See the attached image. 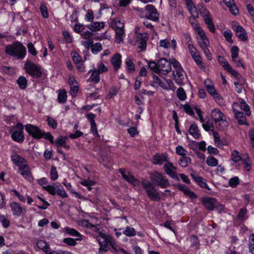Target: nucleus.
Returning <instances> with one entry per match:
<instances>
[{"mask_svg":"<svg viewBox=\"0 0 254 254\" xmlns=\"http://www.w3.org/2000/svg\"><path fill=\"white\" fill-rule=\"evenodd\" d=\"M105 24L103 22H95L93 24L87 25V27L92 31H99L104 28Z\"/></svg>","mask_w":254,"mask_h":254,"instance_id":"27","label":"nucleus"},{"mask_svg":"<svg viewBox=\"0 0 254 254\" xmlns=\"http://www.w3.org/2000/svg\"><path fill=\"white\" fill-rule=\"evenodd\" d=\"M138 39L139 45L138 47L141 49V51H144L146 47V41L147 40V37L142 33H139L137 36Z\"/></svg>","mask_w":254,"mask_h":254,"instance_id":"20","label":"nucleus"},{"mask_svg":"<svg viewBox=\"0 0 254 254\" xmlns=\"http://www.w3.org/2000/svg\"><path fill=\"white\" fill-rule=\"evenodd\" d=\"M239 179L238 177L231 178L229 181V185L232 188H235L239 184Z\"/></svg>","mask_w":254,"mask_h":254,"instance_id":"56","label":"nucleus"},{"mask_svg":"<svg viewBox=\"0 0 254 254\" xmlns=\"http://www.w3.org/2000/svg\"><path fill=\"white\" fill-rule=\"evenodd\" d=\"M58 183H54L52 185L43 186V189L48 191L50 194L54 195L56 193Z\"/></svg>","mask_w":254,"mask_h":254,"instance_id":"28","label":"nucleus"},{"mask_svg":"<svg viewBox=\"0 0 254 254\" xmlns=\"http://www.w3.org/2000/svg\"><path fill=\"white\" fill-rule=\"evenodd\" d=\"M24 69L26 72L30 74L33 78H39L42 75V71L41 67L37 64H34L32 62L28 60L26 62Z\"/></svg>","mask_w":254,"mask_h":254,"instance_id":"3","label":"nucleus"},{"mask_svg":"<svg viewBox=\"0 0 254 254\" xmlns=\"http://www.w3.org/2000/svg\"><path fill=\"white\" fill-rule=\"evenodd\" d=\"M100 73H99L95 70L93 71L91 74L89 80L94 81L96 83H98L100 81Z\"/></svg>","mask_w":254,"mask_h":254,"instance_id":"48","label":"nucleus"},{"mask_svg":"<svg viewBox=\"0 0 254 254\" xmlns=\"http://www.w3.org/2000/svg\"><path fill=\"white\" fill-rule=\"evenodd\" d=\"M202 127L205 131H214V126L213 123L209 121L206 122V123L204 122L202 123Z\"/></svg>","mask_w":254,"mask_h":254,"instance_id":"50","label":"nucleus"},{"mask_svg":"<svg viewBox=\"0 0 254 254\" xmlns=\"http://www.w3.org/2000/svg\"><path fill=\"white\" fill-rule=\"evenodd\" d=\"M56 193L62 197L66 198L68 197V195L64 188L59 183H58L57 185Z\"/></svg>","mask_w":254,"mask_h":254,"instance_id":"36","label":"nucleus"},{"mask_svg":"<svg viewBox=\"0 0 254 254\" xmlns=\"http://www.w3.org/2000/svg\"><path fill=\"white\" fill-rule=\"evenodd\" d=\"M81 44L87 50H89L90 48H92L93 41L92 39H88L87 41H82Z\"/></svg>","mask_w":254,"mask_h":254,"instance_id":"62","label":"nucleus"},{"mask_svg":"<svg viewBox=\"0 0 254 254\" xmlns=\"http://www.w3.org/2000/svg\"><path fill=\"white\" fill-rule=\"evenodd\" d=\"M11 159L12 161L18 167L21 166V164H24V163L26 162V160L22 157L19 155L17 154L15 152H13L11 156Z\"/></svg>","mask_w":254,"mask_h":254,"instance_id":"17","label":"nucleus"},{"mask_svg":"<svg viewBox=\"0 0 254 254\" xmlns=\"http://www.w3.org/2000/svg\"><path fill=\"white\" fill-rule=\"evenodd\" d=\"M211 115L215 123H217L219 120L224 118L223 113L220 110L217 109H214L212 110Z\"/></svg>","mask_w":254,"mask_h":254,"instance_id":"22","label":"nucleus"},{"mask_svg":"<svg viewBox=\"0 0 254 254\" xmlns=\"http://www.w3.org/2000/svg\"><path fill=\"white\" fill-rule=\"evenodd\" d=\"M81 238H77L74 239L71 238H64L63 240V242L69 246H73L76 245V241H81Z\"/></svg>","mask_w":254,"mask_h":254,"instance_id":"41","label":"nucleus"},{"mask_svg":"<svg viewBox=\"0 0 254 254\" xmlns=\"http://www.w3.org/2000/svg\"><path fill=\"white\" fill-rule=\"evenodd\" d=\"M240 108L246 112L247 116H250L251 112L250 107L244 100H240Z\"/></svg>","mask_w":254,"mask_h":254,"instance_id":"35","label":"nucleus"},{"mask_svg":"<svg viewBox=\"0 0 254 254\" xmlns=\"http://www.w3.org/2000/svg\"><path fill=\"white\" fill-rule=\"evenodd\" d=\"M201 202L204 207L209 210H213L214 208H217V201L214 198L208 196L203 197L201 198ZM217 208L219 211H221L223 209V207L222 205H220Z\"/></svg>","mask_w":254,"mask_h":254,"instance_id":"5","label":"nucleus"},{"mask_svg":"<svg viewBox=\"0 0 254 254\" xmlns=\"http://www.w3.org/2000/svg\"><path fill=\"white\" fill-rule=\"evenodd\" d=\"M150 179L155 185L160 187L161 188H166L169 186L168 180L160 173L156 172L152 174Z\"/></svg>","mask_w":254,"mask_h":254,"instance_id":"4","label":"nucleus"},{"mask_svg":"<svg viewBox=\"0 0 254 254\" xmlns=\"http://www.w3.org/2000/svg\"><path fill=\"white\" fill-rule=\"evenodd\" d=\"M66 139L67 137L66 136H59L55 140V144L59 148L65 144Z\"/></svg>","mask_w":254,"mask_h":254,"instance_id":"39","label":"nucleus"},{"mask_svg":"<svg viewBox=\"0 0 254 254\" xmlns=\"http://www.w3.org/2000/svg\"><path fill=\"white\" fill-rule=\"evenodd\" d=\"M37 246L39 249L42 250L46 254H52L51 252L48 253L50 249L49 246L45 241H39L37 243Z\"/></svg>","mask_w":254,"mask_h":254,"instance_id":"25","label":"nucleus"},{"mask_svg":"<svg viewBox=\"0 0 254 254\" xmlns=\"http://www.w3.org/2000/svg\"><path fill=\"white\" fill-rule=\"evenodd\" d=\"M177 95L178 98L182 101L185 100L187 97L186 92L182 87H179L177 89Z\"/></svg>","mask_w":254,"mask_h":254,"instance_id":"43","label":"nucleus"},{"mask_svg":"<svg viewBox=\"0 0 254 254\" xmlns=\"http://www.w3.org/2000/svg\"><path fill=\"white\" fill-rule=\"evenodd\" d=\"M50 177L52 181H55L58 178V172L55 166H52L51 167V170L50 172Z\"/></svg>","mask_w":254,"mask_h":254,"instance_id":"53","label":"nucleus"},{"mask_svg":"<svg viewBox=\"0 0 254 254\" xmlns=\"http://www.w3.org/2000/svg\"><path fill=\"white\" fill-rule=\"evenodd\" d=\"M206 164L209 166L216 167L218 165V161L213 156L209 155L207 158Z\"/></svg>","mask_w":254,"mask_h":254,"instance_id":"33","label":"nucleus"},{"mask_svg":"<svg viewBox=\"0 0 254 254\" xmlns=\"http://www.w3.org/2000/svg\"><path fill=\"white\" fill-rule=\"evenodd\" d=\"M148 196L154 201H158L160 200V196L155 188H152L146 191Z\"/></svg>","mask_w":254,"mask_h":254,"instance_id":"18","label":"nucleus"},{"mask_svg":"<svg viewBox=\"0 0 254 254\" xmlns=\"http://www.w3.org/2000/svg\"><path fill=\"white\" fill-rule=\"evenodd\" d=\"M72 60L73 62L76 64H80L81 61V57L76 52H73L72 53Z\"/></svg>","mask_w":254,"mask_h":254,"instance_id":"64","label":"nucleus"},{"mask_svg":"<svg viewBox=\"0 0 254 254\" xmlns=\"http://www.w3.org/2000/svg\"><path fill=\"white\" fill-rule=\"evenodd\" d=\"M190 242L191 243V247L194 249H197L199 246V240L198 238L195 236H192L190 238Z\"/></svg>","mask_w":254,"mask_h":254,"instance_id":"49","label":"nucleus"},{"mask_svg":"<svg viewBox=\"0 0 254 254\" xmlns=\"http://www.w3.org/2000/svg\"><path fill=\"white\" fill-rule=\"evenodd\" d=\"M102 50V46L100 43H96L92 46L91 51L93 54H97Z\"/></svg>","mask_w":254,"mask_h":254,"instance_id":"46","label":"nucleus"},{"mask_svg":"<svg viewBox=\"0 0 254 254\" xmlns=\"http://www.w3.org/2000/svg\"><path fill=\"white\" fill-rule=\"evenodd\" d=\"M196 29L198 34L200 37V39H198V40L205 41V40H208L207 38V36L205 32L203 31V30L200 27L196 26Z\"/></svg>","mask_w":254,"mask_h":254,"instance_id":"47","label":"nucleus"},{"mask_svg":"<svg viewBox=\"0 0 254 254\" xmlns=\"http://www.w3.org/2000/svg\"><path fill=\"white\" fill-rule=\"evenodd\" d=\"M111 63L115 70L116 71L118 70L120 68L121 64V55L119 54L114 55L111 59Z\"/></svg>","mask_w":254,"mask_h":254,"instance_id":"21","label":"nucleus"},{"mask_svg":"<svg viewBox=\"0 0 254 254\" xmlns=\"http://www.w3.org/2000/svg\"><path fill=\"white\" fill-rule=\"evenodd\" d=\"M149 68L156 73H159L158 63H156L153 61L148 62Z\"/></svg>","mask_w":254,"mask_h":254,"instance_id":"44","label":"nucleus"},{"mask_svg":"<svg viewBox=\"0 0 254 254\" xmlns=\"http://www.w3.org/2000/svg\"><path fill=\"white\" fill-rule=\"evenodd\" d=\"M145 10L146 11L145 17L154 21L159 19V13L155 6L152 4H147L145 6Z\"/></svg>","mask_w":254,"mask_h":254,"instance_id":"6","label":"nucleus"},{"mask_svg":"<svg viewBox=\"0 0 254 254\" xmlns=\"http://www.w3.org/2000/svg\"><path fill=\"white\" fill-rule=\"evenodd\" d=\"M167 161V155L166 154H156L153 159V163L154 164H162L163 162Z\"/></svg>","mask_w":254,"mask_h":254,"instance_id":"24","label":"nucleus"},{"mask_svg":"<svg viewBox=\"0 0 254 254\" xmlns=\"http://www.w3.org/2000/svg\"><path fill=\"white\" fill-rule=\"evenodd\" d=\"M95 70L100 74L107 71L108 68L103 63H100L98 64V68L95 69Z\"/></svg>","mask_w":254,"mask_h":254,"instance_id":"57","label":"nucleus"},{"mask_svg":"<svg viewBox=\"0 0 254 254\" xmlns=\"http://www.w3.org/2000/svg\"><path fill=\"white\" fill-rule=\"evenodd\" d=\"M47 122L48 125L50 126L53 128L55 129L57 127V122L53 119V118H51L49 117H47Z\"/></svg>","mask_w":254,"mask_h":254,"instance_id":"60","label":"nucleus"},{"mask_svg":"<svg viewBox=\"0 0 254 254\" xmlns=\"http://www.w3.org/2000/svg\"><path fill=\"white\" fill-rule=\"evenodd\" d=\"M164 169L165 173L172 178L179 180L177 173L175 171L176 168L172 163H168L167 164H165L164 166Z\"/></svg>","mask_w":254,"mask_h":254,"instance_id":"14","label":"nucleus"},{"mask_svg":"<svg viewBox=\"0 0 254 254\" xmlns=\"http://www.w3.org/2000/svg\"><path fill=\"white\" fill-rule=\"evenodd\" d=\"M159 73H162L165 75L172 70L171 63L165 58L160 59L158 61Z\"/></svg>","mask_w":254,"mask_h":254,"instance_id":"7","label":"nucleus"},{"mask_svg":"<svg viewBox=\"0 0 254 254\" xmlns=\"http://www.w3.org/2000/svg\"><path fill=\"white\" fill-rule=\"evenodd\" d=\"M184 74L185 71L183 69L175 70L173 71L175 82L178 85H182L184 83Z\"/></svg>","mask_w":254,"mask_h":254,"instance_id":"15","label":"nucleus"},{"mask_svg":"<svg viewBox=\"0 0 254 254\" xmlns=\"http://www.w3.org/2000/svg\"><path fill=\"white\" fill-rule=\"evenodd\" d=\"M17 83L21 89H25L27 85V80L25 77L20 76L17 80Z\"/></svg>","mask_w":254,"mask_h":254,"instance_id":"34","label":"nucleus"},{"mask_svg":"<svg viewBox=\"0 0 254 254\" xmlns=\"http://www.w3.org/2000/svg\"><path fill=\"white\" fill-rule=\"evenodd\" d=\"M190 162V158L187 155L181 157L179 160V165L182 167H186Z\"/></svg>","mask_w":254,"mask_h":254,"instance_id":"32","label":"nucleus"},{"mask_svg":"<svg viewBox=\"0 0 254 254\" xmlns=\"http://www.w3.org/2000/svg\"><path fill=\"white\" fill-rule=\"evenodd\" d=\"M235 117L237 119L240 125H247L246 118L243 112L240 111L236 113Z\"/></svg>","mask_w":254,"mask_h":254,"instance_id":"29","label":"nucleus"},{"mask_svg":"<svg viewBox=\"0 0 254 254\" xmlns=\"http://www.w3.org/2000/svg\"><path fill=\"white\" fill-rule=\"evenodd\" d=\"M223 2L229 8L232 13L236 15L239 13V10L236 7L234 0H222Z\"/></svg>","mask_w":254,"mask_h":254,"instance_id":"19","label":"nucleus"},{"mask_svg":"<svg viewBox=\"0 0 254 254\" xmlns=\"http://www.w3.org/2000/svg\"><path fill=\"white\" fill-rule=\"evenodd\" d=\"M232 27L236 36L242 41H245L248 40L247 34L246 30L241 26L237 25L236 23H233Z\"/></svg>","mask_w":254,"mask_h":254,"instance_id":"12","label":"nucleus"},{"mask_svg":"<svg viewBox=\"0 0 254 254\" xmlns=\"http://www.w3.org/2000/svg\"><path fill=\"white\" fill-rule=\"evenodd\" d=\"M239 48L237 46H233L231 50L232 60L233 62L236 61L238 56Z\"/></svg>","mask_w":254,"mask_h":254,"instance_id":"51","label":"nucleus"},{"mask_svg":"<svg viewBox=\"0 0 254 254\" xmlns=\"http://www.w3.org/2000/svg\"><path fill=\"white\" fill-rule=\"evenodd\" d=\"M217 60L225 69H226V68H228V65H230L229 63L227 61V60L223 57H221L220 56H218Z\"/></svg>","mask_w":254,"mask_h":254,"instance_id":"52","label":"nucleus"},{"mask_svg":"<svg viewBox=\"0 0 254 254\" xmlns=\"http://www.w3.org/2000/svg\"><path fill=\"white\" fill-rule=\"evenodd\" d=\"M123 234L128 237H132L136 234L135 230L132 227L127 226L123 232Z\"/></svg>","mask_w":254,"mask_h":254,"instance_id":"40","label":"nucleus"},{"mask_svg":"<svg viewBox=\"0 0 254 254\" xmlns=\"http://www.w3.org/2000/svg\"><path fill=\"white\" fill-rule=\"evenodd\" d=\"M187 45L188 46L189 52L191 56L197 54V50L195 48V47L192 44V42L190 43L189 42H188L187 43Z\"/></svg>","mask_w":254,"mask_h":254,"instance_id":"61","label":"nucleus"},{"mask_svg":"<svg viewBox=\"0 0 254 254\" xmlns=\"http://www.w3.org/2000/svg\"><path fill=\"white\" fill-rule=\"evenodd\" d=\"M97 240L100 245V250L102 252H107L111 247V252L113 253L121 252L124 254H128L125 250L116 245L113 238L109 235L100 233L97 237Z\"/></svg>","mask_w":254,"mask_h":254,"instance_id":"1","label":"nucleus"},{"mask_svg":"<svg viewBox=\"0 0 254 254\" xmlns=\"http://www.w3.org/2000/svg\"><path fill=\"white\" fill-rule=\"evenodd\" d=\"M243 158L242 156L240 155V153L235 150L232 151L231 154V160H233L234 162H238L240 160H243Z\"/></svg>","mask_w":254,"mask_h":254,"instance_id":"45","label":"nucleus"},{"mask_svg":"<svg viewBox=\"0 0 254 254\" xmlns=\"http://www.w3.org/2000/svg\"><path fill=\"white\" fill-rule=\"evenodd\" d=\"M19 173L26 180L32 182L33 180L29 166L26 164H21L18 168Z\"/></svg>","mask_w":254,"mask_h":254,"instance_id":"11","label":"nucleus"},{"mask_svg":"<svg viewBox=\"0 0 254 254\" xmlns=\"http://www.w3.org/2000/svg\"><path fill=\"white\" fill-rule=\"evenodd\" d=\"M23 126L21 123L17 124L16 128L14 132L11 134V137L12 139L18 142H22L24 140V137L23 133Z\"/></svg>","mask_w":254,"mask_h":254,"instance_id":"8","label":"nucleus"},{"mask_svg":"<svg viewBox=\"0 0 254 254\" xmlns=\"http://www.w3.org/2000/svg\"><path fill=\"white\" fill-rule=\"evenodd\" d=\"M176 151L178 155L182 156V157L186 156L188 152L187 150L180 145L176 147Z\"/></svg>","mask_w":254,"mask_h":254,"instance_id":"55","label":"nucleus"},{"mask_svg":"<svg viewBox=\"0 0 254 254\" xmlns=\"http://www.w3.org/2000/svg\"><path fill=\"white\" fill-rule=\"evenodd\" d=\"M64 231L68 234L72 236H77L81 238V234L75 229L69 227H65Z\"/></svg>","mask_w":254,"mask_h":254,"instance_id":"38","label":"nucleus"},{"mask_svg":"<svg viewBox=\"0 0 254 254\" xmlns=\"http://www.w3.org/2000/svg\"><path fill=\"white\" fill-rule=\"evenodd\" d=\"M242 161L243 164H244V168H245V169L247 171H250L251 166L250 158L248 156H247L246 159L243 158Z\"/></svg>","mask_w":254,"mask_h":254,"instance_id":"54","label":"nucleus"},{"mask_svg":"<svg viewBox=\"0 0 254 254\" xmlns=\"http://www.w3.org/2000/svg\"><path fill=\"white\" fill-rule=\"evenodd\" d=\"M126 64L127 70L130 72H133L135 71V66L132 60L129 58H127L126 61Z\"/></svg>","mask_w":254,"mask_h":254,"instance_id":"42","label":"nucleus"},{"mask_svg":"<svg viewBox=\"0 0 254 254\" xmlns=\"http://www.w3.org/2000/svg\"><path fill=\"white\" fill-rule=\"evenodd\" d=\"M215 124L216 127L221 130H224L228 126V123L224 118L219 120Z\"/></svg>","mask_w":254,"mask_h":254,"instance_id":"37","label":"nucleus"},{"mask_svg":"<svg viewBox=\"0 0 254 254\" xmlns=\"http://www.w3.org/2000/svg\"><path fill=\"white\" fill-rule=\"evenodd\" d=\"M58 102L60 103H64L67 100L66 92L64 89L59 91L58 97Z\"/></svg>","mask_w":254,"mask_h":254,"instance_id":"30","label":"nucleus"},{"mask_svg":"<svg viewBox=\"0 0 254 254\" xmlns=\"http://www.w3.org/2000/svg\"><path fill=\"white\" fill-rule=\"evenodd\" d=\"M6 54L16 57L18 59H23L26 55V48L18 41L11 45H7L5 48Z\"/></svg>","mask_w":254,"mask_h":254,"instance_id":"2","label":"nucleus"},{"mask_svg":"<svg viewBox=\"0 0 254 254\" xmlns=\"http://www.w3.org/2000/svg\"><path fill=\"white\" fill-rule=\"evenodd\" d=\"M119 171L121 174L122 177L133 186L136 187L140 185L139 181L135 178L129 172H126L123 169H120Z\"/></svg>","mask_w":254,"mask_h":254,"instance_id":"9","label":"nucleus"},{"mask_svg":"<svg viewBox=\"0 0 254 254\" xmlns=\"http://www.w3.org/2000/svg\"><path fill=\"white\" fill-rule=\"evenodd\" d=\"M12 214L16 216H20L23 211L25 212V209H23L22 207L19 205V203L12 202L10 204Z\"/></svg>","mask_w":254,"mask_h":254,"instance_id":"16","label":"nucleus"},{"mask_svg":"<svg viewBox=\"0 0 254 254\" xmlns=\"http://www.w3.org/2000/svg\"><path fill=\"white\" fill-rule=\"evenodd\" d=\"M209 82V80H205L204 82L205 86L207 92L213 97L216 102H220L222 100L221 96L216 91V90L213 85L207 84V83Z\"/></svg>","mask_w":254,"mask_h":254,"instance_id":"13","label":"nucleus"},{"mask_svg":"<svg viewBox=\"0 0 254 254\" xmlns=\"http://www.w3.org/2000/svg\"><path fill=\"white\" fill-rule=\"evenodd\" d=\"M94 15L92 10L88 9L87 11L85 17V20L89 22H92L94 19Z\"/></svg>","mask_w":254,"mask_h":254,"instance_id":"59","label":"nucleus"},{"mask_svg":"<svg viewBox=\"0 0 254 254\" xmlns=\"http://www.w3.org/2000/svg\"><path fill=\"white\" fill-rule=\"evenodd\" d=\"M189 132L195 139L199 138L200 136L198 128L195 124L190 125Z\"/></svg>","mask_w":254,"mask_h":254,"instance_id":"26","label":"nucleus"},{"mask_svg":"<svg viewBox=\"0 0 254 254\" xmlns=\"http://www.w3.org/2000/svg\"><path fill=\"white\" fill-rule=\"evenodd\" d=\"M40 9L43 17L45 18H48L49 16V14L46 6L44 4H41L40 5Z\"/></svg>","mask_w":254,"mask_h":254,"instance_id":"63","label":"nucleus"},{"mask_svg":"<svg viewBox=\"0 0 254 254\" xmlns=\"http://www.w3.org/2000/svg\"><path fill=\"white\" fill-rule=\"evenodd\" d=\"M116 36L118 44H120L121 42H123V39L124 36V30L123 29V27L121 28H117Z\"/></svg>","mask_w":254,"mask_h":254,"instance_id":"31","label":"nucleus"},{"mask_svg":"<svg viewBox=\"0 0 254 254\" xmlns=\"http://www.w3.org/2000/svg\"><path fill=\"white\" fill-rule=\"evenodd\" d=\"M192 179L196 182V183L202 188H206L209 190L206 182L203 178L201 177H197L193 174L191 175Z\"/></svg>","mask_w":254,"mask_h":254,"instance_id":"23","label":"nucleus"},{"mask_svg":"<svg viewBox=\"0 0 254 254\" xmlns=\"http://www.w3.org/2000/svg\"><path fill=\"white\" fill-rule=\"evenodd\" d=\"M142 185L143 188L146 191L147 190H149L152 188H154L151 183L146 180H143L142 182Z\"/></svg>","mask_w":254,"mask_h":254,"instance_id":"58","label":"nucleus"},{"mask_svg":"<svg viewBox=\"0 0 254 254\" xmlns=\"http://www.w3.org/2000/svg\"><path fill=\"white\" fill-rule=\"evenodd\" d=\"M25 129L29 135L36 139L42 138V131L36 126L31 124L25 126Z\"/></svg>","mask_w":254,"mask_h":254,"instance_id":"10","label":"nucleus"}]
</instances>
